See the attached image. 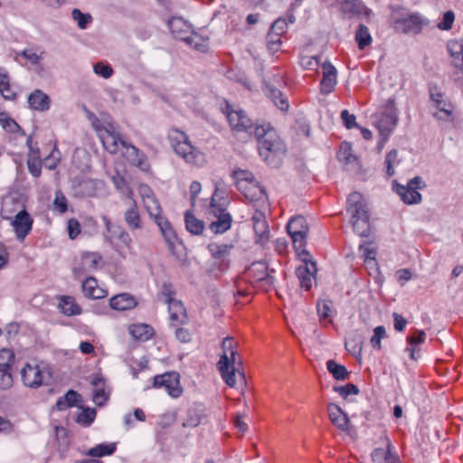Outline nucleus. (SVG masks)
<instances>
[{"label":"nucleus","mask_w":463,"mask_h":463,"mask_svg":"<svg viewBox=\"0 0 463 463\" xmlns=\"http://www.w3.org/2000/svg\"><path fill=\"white\" fill-rule=\"evenodd\" d=\"M167 137L175 155L182 158L186 164L195 167L204 165L206 163L204 153L192 145L185 132L177 128H171Z\"/></svg>","instance_id":"nucleus-1"},{"label":"nucleus","mask_w":463,"mask_h":463,"mask_svg":"<svg viewBox=\"0 0 463 463\" xmlns=\"http://www.w3.org/2000/svg\"><path fill=\"white\" fill-rule=\"evenodd\" d=\"M349 212L352 213V222L354 232L360 237L367 238L373 242L370 216L366 203L359 193L349 194Z\"/></svg>","instance_id":"nucleus-2"},{"label":"nucleus","mask_w":463,"mask_h":463,"mask_svg":"<svg viewBox=\"0 0 463 463\" xmlns=\"http://www.w3.org/2000/svg\"><path fill=\"white\" fill-rule=\"evenodd\" d=\"M398 122L394 100L389 99L373 116V124L381 135L378 149L381 151Z\"/></svg>","instance_id":"nucleus-3"},{"label":"nucleus","mask_w":463,"mask_h":463,"mask_svg":"<svg viewBox=\"0 0 463 463\" xmlns=\"http://www.w3.org/2000/svg\"><path fill=\"white\" fill-rule=\"evenodd\" d=\"M391 23L398 33L418 34L429 24V20L419 13L402 10L393 12Z\"/></svg>","instance_id":"nucleus-4"},{"label":"nucleus","mask_w":463,"mask_h":463,"mask_svg":"<svg viewBox=\"0 0 463 463\" xmlns=\"http://www.w3.org/2000/svg\"><path fill=\"white\" fill-rule=\"evenodd\" d=\"M232 244L211 242L207 246L212 257V263L208 268V273L217 277L226 271L230 267Z\"/></svg>","instance_id":"nucleus-5"},{"label":"nucleus","mask_w":463,"mask_h":463,"mask_svg":"<svg viewBox=\"0 0 463 463\" xmlns=\"http://www.w3.org/2000/svg\"><path fill=\"white\" fill-rule=\"evenodd\" d=\"M218 199H221V196L219 194V188L216 187L212 195L208 210V213L213 214L216 218V220L213 221L209 226L210 230L216 234L223 233L228 231L231 228L232 221L231 214L226 212L224 207L225 202L218 203Z\"/></svg>","instance_id":"nucleus-6"},{"label":"nucleus","mask_w":463,"mask_h":463,"mask_svg":"<svg viewBox=\"0 0 463 463\" xmlns=\"http://www.w3.org/2000/svg\"><path fill=\"white\" fill-rule=\"evenodd\" d=\"M430 99L432 116L437 120H453L454 105L437 86L430 87Z\"/></svg>","instance_id":"nucleus-7"},{"label":"nucleus","mask_w":463,"mask_h":463,"mask_svg":"<svg viewBox=\"0 0 463 463\" xmlns=\"http://www.w3.org/2000/svg\"><path fill=\"white\" fill-rule=\"evenodd\" d=\"M222 111L226 116L229 126L234 136H239L242 133L251 135L253 121L249 118L244 110L226 103Z\"/></svg>","instance_id":"nucleus-8"},{"label":"nucleus","mask_w":463,"mask_h":463,"mask_svg":"<svg viewBox=\"0 0 463 463\" xmlns=\"http://www.w3.org/2000/svg\"><path fill=\"white\" fill-rule=\"evenodd\" d=\"M302 264L296 269V276L299 280L301 288L308 291L311 289L316 275L317 272L316 261L310 259V254L307 250H302L299 252Z\"/></svg>","instance_id":"nucleus-9"},{"label":"nucleus","mask_w":463,"mask_h":463,"mask_svg":"<svg viewBox=\"0 0 463 463\" xmlns=\"http://www.w3.org/2000/svg\"><path fill=\"white\" fill-rule=\"evenodd\" d=\"M258 146L260 156L268 164H273L275 157L284 155L287 151L285 144L275 132L269 133L265 139L261 140Z\"/></svg>","instance_id":"nucleus-10"},{"label":"nucleus","mask_w":463,"mask_h":463,"mask_svg":"<svg viewBox=\"0 0 463 463\" xmlns=\"http://www.w3.org/2000/svg\"><path fill=\"white\" fill-rule=\"evenodd\" d=\"M237 342L233 337L227 336L222 340V354L221 355L220 361L218 362V367L221 372L222 377L230 387H233L236 383L234 379V370L230 372V358L229 354L232 350H236Z\"/></svg>","instance_id":"nucleus-11"},{"label":"nucleus","mask_w":463,"mask_h":463,"mask_svg":"<svg viewBox=\"0 0 463 463\" xmlns=\"http://www.w3.org/2000/svg\"><path fill=\"white\" fill-rule=\"evenodd\" d=\"M287 230L295 249L299 251L305 250L306 239L309 232L306 218L302 215L292 217L287 225Z\"/></svg>","instance_id":"nucleus-12"},{"label":"nucleus","mask_w":463,"mask_h":463,"mask_svg":"<svg viewBox=\"0 0 463 463\" xmlns=\"http://www.w3.org/2000/svg\"><path fill=\"white\" fill-rule=\"evenodd\" d=\"M153 387L164 388L173 398H178L183 393V387L180 384V375L175 372H168L156 375L153 381Z\"/></svg>","instance_id":"nucleus-13"},{"label":"nucleus","mask_w":463,"mask_h":463,"mask_svg":"<svg viewBox=\"0 0 463 463\" xmlns=\"http://www.w3.org/2000/svg\"><path fill=\"white\" fill-rule=\"evenodd\" d=\"M422 180L417 176L408 182L407 185L394 184V191L400 195L401 199L407 204L418 203L421 200V195L418 192Z\"/></svg>","instance_id":"nucleus-14"},{"label":"nucleus","mask_w":463,"mask_h":463,"mask_svg":"<svg viewBox=\"0 0 463 463\" xmlns=\"http://www.w3.org/2000/svg\"><path fill=\"white\" fill-rule=\"evenodd\" d=\"M33 219L30 213L23 209L19 211L13 221L11 225L14 231L15 237L19 241H24L33 229Z\"/></svg>","instance_id":"nucleus-15"},{"label":"nucleus","mask_w":463,"mask_h":463,"mask_svg":"<svg viewBox=\"0 0 463 463\" xmlns=\"http://www.w3.org/2000/svg\"><path fill=\"white\" fill-rule=\"evenodd\" d=\"M121 146L124 148L123 156L129 164L144 172L150 169L147 156L140 149L127 141H121Z\"/></svg>","instance_id":"nucleus-16"},{"label":"nucleus","mask_w":463,"mask_h":463,"mask_svg":"<svg viewBox=\"0 0 463 463\" xmlns=\"http://www.w3.org/2000/svg\"><path fill=\"white\" fill-rule=\"evenodd\" d=\"M102 220L105 224L108 241L111 243L116 241H119L123 246L129 249L132 243L129 233L122 226L113 224L107 216H103Z\"/></svg>","instance_id":"nucleus-17"},{"label":"nucleus","mask_w":463,"mask_h":463,"mask_svg":"<svg viewBox=\"0 0 463 463\" xmlns=\"http://www.w3.org/2000/svg\"><path fill=\"white\" fill-rule=\"evenodd\" d=\"M380 439L383 447L374 449L371 454L373 463L399 462L398 456L392 451V447L389 438L383 433Z\"/></svg>","instance_id":"nucleus-18"},{"label":"nucleus","mask_w":463,"mask_h":463,"mask_svg":"<svg viewBox=\"0 0 463 463\" xmlns=\"http://www.w3.org/2000/svg\"><path fill=\"white\" fill-rule=\"evenodd\" d=\"M360 252L364 258V265L371 276L380 274V268L376 260V247L372 241H364L359 245Z\"/></svg>","instance_id":"nucleus-19"},{"label":"nucleus","mask_w":463,"mask_h":463,"mask_svg":"<svg viewBox=\"0 0 463 463\" xmlns=\"http://www.w3.org/2000/svg\"><path fill=\"white\" fill-rule=\"evenodd\" d=\"M21 376L24 384L31 388H38L43 382V374L38 364H26L21 370Z\"/></svg>","instance_id":"nucleus-20"},{"label":"nucleus","mask_w":463,"mask_h":463,"mask_svg":"<svg viewBox=\"0 0 463 463\" xmlns=\"http://www.w3.org/2000/svg\"><path fill=\"white\" fill-rule=\"evenodd\" d=\"M154 221L159 227L161 233L168 245L169 250L173 254H175L176 247L181 246V244L178 242L176 233L171 223L164 216H160Z\"/></svg>","instance_id":"nucleus-21"},{"label":"nucleus","mask_w":463,"mask_h":463,"mask_svg":"<svg viewBox=\"0 0 463 463\" xmlns=\"http://www.w3.org/2000/svg\"><path fill=\"white\" fill-rule=\"evenodd\" d=\"M251 220L256 234V242L265 244L269 239V229L264 213L260 211H255Z\"/></svg>","instance_id":"nucleus-22"},{"label":"nucleus","mask_w":463,"mask_h":463,"mask_svg":"<svg viewBox=\"0 0 463 463\" xmlns=\"http://www.w3.org/2000/svg\"><path fill=\"white\" fill-rule=\"evenodd\" d=\"M100 139L105 149L111 155H116L118 152L119 145H121V141H124L112 126L105 128L101 131Z\"/></svg>","instance_id":"nucleus-23"},{"label":"nucleus","mask_w":463,"mask_h":463,"mask_svg":"<svg viewBox=\"0 0 463 463\" xmlns=\"http://www.w3.org/2000/svg\"><path fill=\"white\" fill-rule=\"evenodd\" d=\"M238 190L250 202H264L267 199L264 188L256 180L241 183Z\"/></svg>","instance_id":"nucleus-24"},{"label":"nucleus","mask_w":463,"mask_h":463,"mask_svg":"<svg viewBox=\"0 0 463 463\" xmlns=\"http://www.w3.org/2000/svg\"><path fill=\"white\" fill-rule=\"evenodd\" d=\"M170 320L174 326H179L188 322L186 309L183 303L175 298L167 299Z\"/></svg>","instance_id":"nucleus-25"},{"label":"nucleus","mask_w":463,"mask_h":463,"mask_svg":"<svg viewBox=\"0 0 463 463\" xmlns=\"http://www.w3.org/2000/svg\"><path fill=\"white\" fill-rule=\"evenodd\" d=\"M328 417L332 424L344 434L347 433V414L335 403L327 405Z\"/></svg>","instance_id":"nucleus-26"},{"label":"nucleus","mask_w":463,"mask_h":463,"mask_svg":"<svg viewBox=\"0 0 463 463\" xmlns=\"http://www.w3.org/2000/svg\"><path fill=\"white\" fill-rule=\"evenodd\" d=\"M322 80L320 82L321 91L325 94L330 93L336 83V70L330 62H323Z\"/></svg>","instance_id":"nucleus-27"},{"label":"nucleus","mask_w":463,"mask_h":463,"mask_svg":"<svg viewBox=\"0 0 463 463\" xmlns=\"http://www.w3.org/2000/svg\"><path fill=\"white\" fill-rule=\"evenodd\" d=\"M447 51L453 67L463 70V39H451L447 43Z\"/></svg>","instance_id":"nucleus-28"},{"label":"nucleus","mask_w":463,"mask_h":463,"mask_svg":"<svg viewBox=\"0 0 463 463\" xmlns=\"http://www.w3.org/2000/svg\"><path fill=\"white\" fill-rule=\"evenodd\" d=\"M206 417L205 408L201 403H194L187 410L186 417L184 420L183 427L194 428L198 426Z\"/></svg>","instance_id":"nucleus-29"},{"label":"nucleus","mask_w":463,"mask_h":463,"mask_svg":"<svg viewBox=\"0 0 463 463\" xmlns=\"http://www.w3.org/2000/svg\"><path fill=\"white\" fill-rule=\"evenodd\" d=\"M82 291L86 298L101 299L108 296V291L98 285L94 277H89L82 282Z\"/></svg>","instance_id":"nucleus-30"},{"label":"nucleus","mask_w":463,"mask_h":463,"mask_svg":"<svg viewBox=\"0 0 463 463\" xmlns=\"http://www.w3.org/2000/svg\"><path fill=\"white\" fill-rule=\"evenodd\" d=\"M251 270L260 272L261 274L258 276V280H260V282H257L258 287L262 288L265 291H269L274 284V277L268 272V267L267 264L264 262H254L251 264Z\"/></svg>","instance_id":"nucleus-31"},{"label":"nucleus","mask_w":463,"mask_h":463,"mask_svg":"<svg viewBox=\"0 0 463 463\" xmlns=\"http://www.w3.org/2000/svg\"><path fill=\"white\" fill-rule=\"evenodd\" d=\"M137 304L135 298L128 293H121L109 299L110 307L118 311L132 309Z\"/></svg>","instance_id":"nucleus-32"},{"label":"nucleus","mask_w":463,"mask_h":463,"mask_svg":"<svg viewBox=\"0 0 463 463\" xmlns=\"http://www.w3.org/2000/svg\"><path fill=\"white\" fill-rule=\"evenodd\" d=\"M28 104L32 109L46 111L50 109V97L40 90H34L28 97Z\"/></svg>","instance_id":"nucleus-33"},{"label":"nucleus","mask_w":463,"mask_h":463,"mask_svg":"<svg viewBox=\"0 0 463 463\" xmlns=\"http://www.w3.org/2000/svg\"><path fill=\"white\" fill-rule=\"evenodd\" d=\"M124 220L128 227L134 231L142 228V221L138 206L135 201H132L124 213Z\"/></svg>","instance_id":"nucleus-34"},{"label":"nucleus","mask_w":463,"mask_h":463,"mask_svg":"<svg viewBox=\"0 0 463 463\" xmlns=\"http://www.w3.org/2000/svg\"><path fill=\"white\" fill-rule=\"evenodd\" d=\"M58 307L61 312L67 317L77 316L82 312L81 307L76 302L75 298L71 296H61Z\"/></svg>","instance_id":"nucleus-35"},{"label":"nucleus","mask_w":463,"mask_h":463,"mask_svg":"<svg viewBox=\"0 0 463 463\" xmlns=\"http://www.w3.org/2000/svg\"><path fill=\"white\" fill-rule=\"evenodd\" d=\"M91 384L94 386L93 402L98 406H102L109 399V393L105 390V382L100 375H96L91 380Z\"/></svg>","instance_id":"nucleus-36"},{"label":"nucleus","mask_w":463,"mask_h":463,"mask_svg":"<svg viewBox=\"0 0 463 463\" xmlns=\"http://www.w3.org/2000/svg\"><path fill=\"white\" fill-rule=\"evenodd\" d=\"M183 41L194 50L204 53L209 50V38L203 36L197 33L184 37Z\"/></svg>","instance_id":"nucleus-37"},{"label":"nucleus","mask_w":463,"mask_h":463,"mask_svg":"<svg viewBox=\"0 0 463 463\" xmlns=\"http://www.w3.org/2000/svg\"><path fill=\"white\" fill-rule=\"evenodd\" d=\"M267 95L273 101V103L281 110H288L289 105L288 99L279 89L274 86H267Z\"/></svg>","instance_id":"nucleus-38"},{"label":"nucleus","mask_w":463,"mask_h":463,"mask_svg":"<svg viewBox=\"0 0 463 463\" xmlns=\"http://www.w3.org/2000/svg\"><path fill=\"white\" fill-rule=\"evenodd\" d=\"M80 398V394L73 391L70 390L66 392V394L62 397H60L55 404V407L58 411H63L67 408L72 407L76 405Z\"/></svg>","instance_id":"nucleus-39"},{"label":"nucleus","mask_w":463,"mask_h":463,"mask_svg":"<svg viewBox=\"0 0 463 463\" xmlns=\"http://www.w3.org/2000/svg\"><path fill=\"white\" fill-rule=\"evenodd\" d=\"M354 40L360 50H364L366 46H369L373 42V38L371 36L369 29L364 24H360L358 29L356 30Z\"/></svg>","instance_id":"nucleus-40"},{"label":"nucleus","mask_w":463,"mask_h":463,"mask_svg":"<svg viewBox=\"0 0 463 463\" xmlns=\"http://www.w3.org/2000/svg\"><path fill=\"white\" fill-rule=\"evenodd\" d=\"M131 335L139 340H147L153 335V328L146 324H136L129 327Z\"/></svg>","instance_id":"nucleus-41"},{"label":"nucleus","mask_w":463,"mask_h":463,"mask_svg":"<svg viewBox=\"0 0 463 463\" xmlns=\"http://www.w3.org/2000/svg\"><path fill=\"white\" fill-rule=\"evenodd\" d=\"M326 369L336 381H344L345 378H347L346 367L339 364L335 360H328L326 362Z\"/></svg>","instance_id":"nucleus-42"},{"label":"nucleus","mask_w":463,"mask_h":463,"mask_svg":"<svg viewBox=\"0 0 463 463\" xmlns=\"http://www.w3.org/2000/svg\"><path fill=\"white\" fill-rule=\"evenodd\" d=\"M185 225L188 232L194 235L202 234L204 229L203 221L195 218V216L189 212L185 213Z\"/></svg>","instance_id":"nucleus-43"},{"label":"nucleus","mask_w":463,"mask_h":463,"mask_svg":"<svg viewBox=\"0 0 463 463\" xmlns=\"http://www.w3.org/2000/svg\"><path fill=\"white\" fill-rule=\"evenodd\" d=\"M142 201H143L144 207L146 208L149 216L153 220H156V218L162 216L161 215L162 210H161L160 204L155 195L146 198Z\"/></svg>","instance_id":"nucleus-44"},{"label":"nucleus","mask_w":463,"mask_h":463,"mask_svg":"<svg viewBox=\"0 0 463 463\" xmlns=\"http://www.w3.org/2000/svg\"><path fill=\"white\" fill-rule=\"evenodd\" d=\"M116 450V445L111 444H99L88 451V455L93 458H100L111 455Z\"/></svg>","instance_id":"nucleus-45"},{"label":"nucleus","mask_w":463,"mask_h":463,"mask_svg":"<svg viewBox=\"0 0 463 463\" xmlns=\"http://www.w3.org/2000/svg\"><path fill=\"white\" fill-rule=\"evenodd\" d=\"M349 14L369 17L372 14V11L369 10L364 5V3L359 0H349Z\"/></svg>","instance_id":"nucleus-46"},{"label":"nucleus","mask_w":463,"mask_h":463,"mask_svg":"<svg viewBox=\"0 0 463 463\" xmlns=\"http://www.w3.org/2000/svg\"><path fill=\"white\" fill-rule=\"evenodd\" d=\"M0 93L5 99H14V91L11 89L9 78L6 74L0 72Z\"/></svg>","instance_id":"nucleus-47"},{"label":"nucleus","mask_w":463,"mask_h":463,"mask_svg":"<svg viewBox=\"0 0 463 463\" xmlns=\"http://www.w3.org/2000/svg\"><path fill=\"white\" fill-rule=\"evenodd\" d=\"M99 182L93 179H84L79 183L80 193L88 196H94Z\"/></svg>","instance_id":"nucleus-48"},{"label":"nucleus","mask_w":463,"mask_h":463,"mask_svg":"<svg viewBox=\"0 0 463 463\" xmlns=\"http://www.w3.org/2000/svg\"><path fill=\"white\" fill-rule=\"evenodd\" d=\"M386 173L388 176H392L395 174V166L399 164L398 152L396 150L390 151L385 156Z\"/></svg>","instance_id":"nucleus-49"},{"label":"nucleus","mask_w":463,"mask_h":463,"mask_svg":"<svg viewBox=\"0 0 463 463\" xmlns=\"http://www.w3.org/2000/svg\"><path fill=\"white\" fill-rule=\"evenodd\" d=\"M71 16L73 20L77 22L78 26L82 30L86 29L88 24L92 21V17L90 14H83L79 9H73Z\"/></svg>","instance_id":"nucleus-50"},{"label":"nucleus","mask_w":463,"mask_h":463,"mask_svg":"<svg viewBox=\"0 0 463 463\" xmlns=\"http://www.w3.org/2000/svg\"><path fill=\"white\" fill-rule=\"evenodd\" d=\"M95 410L89 408L83 409L77 416L76 421L83 426H90L95 420Z\"/></svg>","instance_id":"nucleus-51"},{"label":"nucleus","mask_w":463,"mask_h":463,"mask_svg":"<svg viewBox=\"0 0 463 463\" xmlns=\"http://www.w3.org/2000/svg\"><path fill=\"white\" fill-rule=\"evenodd\" d=\"M386 336L384 326H378L373 329V335L371 337V345L374 349L380 350L382 347L381 341Z\"/></svg>","instance_id":"nucleus-52"},{"label":"nucleus","mask_w":463,"mask_h":463,"mask_svg":"<svg viewBox=\"0 0 463 463\" xmlns=\"http://www.w3.org/2000/svg\"><path fill=\"white\" fill-rule=\"evenodd\" d=\"M281 35L273 33L269 31L267 34V45L272 53L279 52L281 45Z\"/></svg>","instance_id":"nucleus-53"},{"label":"nucleus","mask_w":463,"mask_h":463,"mask_svg":"<svg viewBox=\"0 0 463 463\" xmlns=\"http://www.w3.org/2000/svg\"><path fill=\"white\" fill-rule=\"evenodd\" d=\"M317 314L321 320H327L330 322L331 317V305L329 301H319L317 305Z\"/></svg>","instance_id":"nucleus-54"},{"label":"nucleus","mask_w":463,"mask_h":463,"mask_svg":"<svg viewBox=\"0 0 463 463\" xmlns=\"http://www.w3.org/2000/svg\"><path fill=\"white\" fill-rule=\"evenodd\" d=\"M101 257L93 252L84 253L82 256V263L84 268L96 269Z\"/></svg>","instance_id":"nucleus-55"},{"label":"nucleus","mask_w":463,"mask_h":463,"mask_svg":"<svg viewBox=\"0 0 463 463\" xmlns=\"http://www.w3.org/2000/svg\"><path fill=\"white\" fill-rule=\"evenodd\" d=\"M300 64L306 70H317L320 61L317 56L303 55L300 58Z\"/></svg>","instance_id":"nucleus-56"},{"label":"nucleus","mask_w":463,"mask_h":463,"mask_svg":"<svg viewBox=\"0 0 463 463\" xmlns=\"http://www.w3.org/2000/svg\"><path fill=\"white\" fill-rule=\"evenodd\" d=\"M53 206L56 211L60 213H64L68 210L67 199L61 192H57L55 194V198L53 201Z\"/></svg>","instance_id":"nucleus-57"},{"label":"nucleus","mask_w":463,"mask_h":463,"mask_svg":"<svg viewBox=\"0 0 463 463\" xmlns=\"http://www.w3.org/2000/svg\"><path fill=\"white\" fill-rule=\"evenodd\" d=\"M43 162L37 158H28L27 166L30 174L34 177H39L42 173Z\"/></svg>","instance_id":"nucleus-58"},{"label":"nucleus","mask_w":463,"mask_h":463,"mask_svg":"<svg viewBox=\"0 0 463 463\" xmlns=\"http://www.w3.org/2000/svg\"><path fill=\"white\" fill-rule=\"evenodd\" d=\"M288 29V21L284 18H278L270 26L269 32L283 35Z\"/></svg>","instance_id":"nucleus-59"},{"label":"nucleus","mask_w":463,"mask_h":463,"mask_svg":"<svg viewBox=\"0 0 463 463\" xmlns=\"http://www.w3.org/2000/svg\"><path fill=\"white\" fill-rule=\"evenodd\" d=\"M93 69L96 74L100 75L104 79H108L113 74V69L111 66L103 62L96 63Z\"/></svg>","instance_id":"nucleus-60"},{"label":"nucleus","mask_w":463,"mask_h":463,"mask_svg":"<svg viewBox=\"0 0 463 463\" xmlns=\"http://www.w3.org/2000/svg\"><path fill=\"white\" fill-rule=\"evenodd\" d=\"M455 20V14L452 11H447L443 14L442 21L438 24V28L443 31L451 29Z\"/></svg>","instance_id":"nucleus-61"},{"label":"nucleus","mask_w":463,"mask_h":463,"mask_svg":"<svg viewBox=\"0 0 463 463\" xmlns=\"http://www.w3.org/2000/svg\"><path fill=\"white\" fill-rule=\"evenodd\" d=\"M233 175L237 180V188L241 186V183H249L250 181L255 180L252 174L246 170H236L233 172Z\"/></svg>","instance_id":"nucleus-62"},{"label":"nucleus","mask_w":463,"mask_h":463,"mask_svg":"<svg viewBox=\"0 0 463 463\" xmlns=\"http://www.w3.org/2000/svg\"><path fill=\"white\" fill-rule=\"evenodd\" d=\"M67 228H68L69 237L71 240L76 239L79 236V234L80 233V223L75 218H71L68 221Z\"/></svg>","instance_id":"nucleus-63"},{"label":"nucleus","mask_w":463,"mask_h":463,"mask_svg":"<svg viewBox=\"0 0 463 463\" xmlns=\"http://www.w3.org/2000/svg\"><path fill=\"white\" fill-rule=\"evenodd\" d=\"M13 383L11 371H0V389L7 390L13 385Z\"/></svg>","instance_id":"nucleus-64"}]
</instances>
